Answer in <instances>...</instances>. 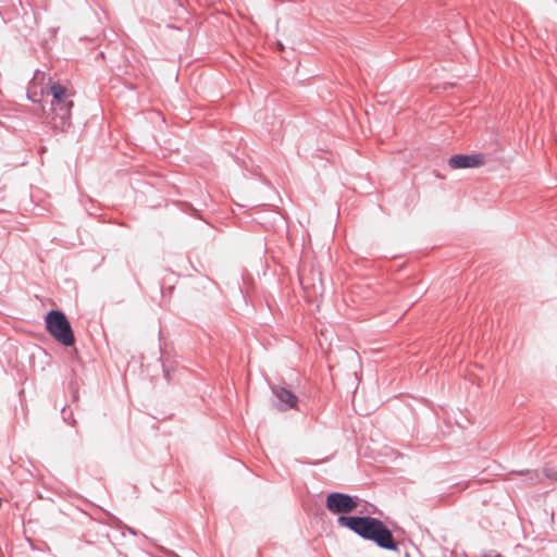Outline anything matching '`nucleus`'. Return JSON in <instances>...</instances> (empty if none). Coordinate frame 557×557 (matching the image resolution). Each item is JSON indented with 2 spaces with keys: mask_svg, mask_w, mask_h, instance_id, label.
Masks as SVG:
<instances>
[{
  "mask_svg": "<svg viewBox=\"0 0 557 557\" xmlns=\"http://www.w3.org/2000/svg\"><path fill=\"white\" fill-rule=\"evenodd\" d=\"M51 95V123L53 128L64 131L71 126L73 100L70 99L67 88L59 82L52 83L49 87Z\"/></svg>",
  "mask_w": 557,
  "mask_h": 557,
  "instance_id": "obj_2",
  "label": "nucleus"
},
{
  "mask_svg": "<svg viewBox=\"0 0 557 557\" xmlns=\"http://www.w3.org/2000/svg\"><path fill=\"white\" fill-rule=\"evenodd\" d=\"M272 394L275 397L274 405L282 411L293 409L298 404V397L290 389L280 385L271 386Z\"/></svg>",
  "mask_w": 557,
  "mask_h": 557,
  "instance_id": "obj_5",
  "label": "nucleus"
},
{
  "mask_svg": "<svg viewBox=\"0 0 557 557\" xmlns=\"http://www.w3.org/2000/svg\"><path fill=\"white\" fill-rule=\"evenodd\" d=\"M162 370H163V376L164 379L170 382L171 381V371L173 368H171L166 362H162Z\"/></svg>",
  "mask_w": 557,
  "mask_h": 557,
  "instance_id": "obj_7",
  "label": "nucleus"
},
{
  "mask_svg": "<svg viewBox=\"0 0 557 557\" xmlns=\"http://www.w3.org/2000/svg\"><path fill=\"white\" fill-rule=\"evenodd\" d=\"M128 531H129V533H132V534H134V535H136V534H137V532H136L134 529H132V528H128Z\"/></svg>",
  "mask_w": 557,
  "mask_h": 557,
  "instance_id": "obj_10",
  "label": "nucleus"
},
{
  "mask_svg": "<svg viewBox=\"0 0 557 557\" xmlns=\"http://www.w3.org/2000/svg\"><path fill=\"white\" fill-rule=\"evenodd\" d=\"M520 475L528 476V481L530 484H535L541 482L544 478L549 480H557V473L552 469H543L542 471L537 470H521L518 472Z\"/></svg>",
  "mask_w": 557,
  "mask_h": 557,
  "instance_id": "obj_6",
  "label": "nucleus"
},
{
  "mask_svg": "<svg viewBox=\"0 0 557 557\" xmlns=\"http://www.w3.org/2000/svg\"><path fill=\"white\" fill-rule=\"evenodd\" d=\"M46 330L51 337L64 347L75 344V335L65 313L59 309H52L45 315Z\"/></svg>",
  "mask_w": 557,
  "mask_h": 557,
  "instance_id": "obj_3",
  "label": "nucleus"
},
{
  "mask_svg": "<svg viewBox=\"0 0 557 557\" xmlns=\"http://www.w3.org/2000/svg\"><path fill=\"white\" fill-rule=\"evenodd\" d=\"M27 97L29 100H32L33 102H39V99L37 98V92L34 91V92H27Z\"/></svg>",
  "mask_w": 557,
  "mask_h": 557,
  "instance_id": "obj_8",
  "label": "nucleus"
},
{
  "mask_svg": "<svg viewBox=\"0 0 557 557\" xmlns=\"http://www.w3.org/2000/svg\"><path fill=\"white\" fill-rule=\"evenodd\" d=\"M325 507L333 515H338V527L347 528L361 539L373 542L386 550L399 552V543L388 527L372 516H350L358 508V497L343 492H332L325 497Z\"/></svg>",
  "mask_w": 557,
  "mask_h": 557,
  "instance_id": "obj_1",
  "label": "nucleus"
},
{
  "mask_svg": "<svg viewBox=\"0 0 557 557\" xmlns=\"http://www.w3.org/2000/svg\"><path fill=\"white\" fill-rule=\"evenodd\" d=\"M485 162V156L483 153H471V154H454L451 156L447 164L450 169H475L483 165Z\"/></svg>",
  "mask_w": 557,
  "mask_h": 557,
  "instance_id": "obj_4",
  "label": "nucleus"
},
{
  "mask_svg": "<svg viewBox=\"0 0 557 557\" xmlns=\"http://www.w3.org/2000/svg\"><path fill=\"white\" fill-rule=\"evenodd\" d=\"M39 74H40V72L37 70V71L35 72L34 77L32 78V82H35V81L38 78ZM41 75L44 76L45 74H44V73H41Z\"/></svg>",
  "mask_w": 557,
  "mask_h": 557,
  "instance_id": "obj_9",
  "label": "nucleus"
},
{
  "mask_svg": "<svg viewBox=\"0 0 557 557\" xmlns=\"http://www.w3.org/2000/svg\"><path fill=\"white\" fill-rule=\"evenodd\" d=\"M62 414H66V409L65 408L62 409Z\"/></svg>",
  "mask_w": 557,
  "mask_h": 557,
  "instance_id": "obj_12",
  "label": "nucleus"
},
{
  "mask_svg": "<svg viewBox=\"0 0 557 557\" xmlns=\"http://www.w3.org/2000/svg\"><path fill=\"white\" fill-rule=\"evenodd\" d=\"M67 418H69V414H63V419H64V421H66V422H67V421H69V419H67Z\"/></svg>",
  "mask_w": 557,
  "mask_h": 557,
  "instance_id": "obj_11",
  "label": "nucleus"
}]
</instances>
